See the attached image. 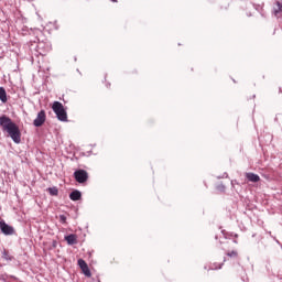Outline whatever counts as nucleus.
Segmentation results:
<instances>
[{
    "label": "nucleus",
    "mask_w": 282,
    "mask_h": 282,
    "mask_svg": "<svg viewBox=\"0 0 282 282\" xmlns=\"http://www.w3.org/2000/svg\"><path fill=\"white\" fill-rule=\"evenodd\" d=\"M82 197L83 194L78 189H75L69 194V199H72V202H78Z\"/></svg>",
    "instance_id": "9"
},
{
    "label": "nucleus",
    "mask_w": 282,
    "mask_h": 282,
    "mask_svg": "<svg viewBox=\"0 0 282 282\" xmlns=\"http://www.w3.org/2000/svg\"><path fill=\"white\" fill-rule=\"evenodd\" d=\"M224 264H216V263H214V264H212L210 267H209V270H221V267H223Z\"/></svg>",
    "instance_id": "13"
},
{
    "label": "nucleus",
    "mask_w": 282,
    "mask_h": 282,
    "mask_svg": "<svg viewBox=\"0 0 282 282\" xmlns=\"http://www.w3.org/2000/svg\"><path fill=\"white\" fill-rule=\"evenodd\" d=\"M0 100L1 102H8V93H6L3 87H0Z\"/></svg>",
    "instance_id": "10"
},
{
    "label": "nucleus",
    "mask_w": 282,
    "mask_h": 282,
    "mask_svg": "<svg viewBox=\"0 0 282 282\" xmlns=\"http://www.w3.org/2000/svg\"><path fill=\"white\" fill-rule=\"evenodd\" d=\"M227 257H230L232 259H237V257H239V253L237 252V250L228 251Z\"/></svg>",
    "instance_id": "12"
},
{
    "label": "nucleus",
    "mask_w": 282,
    "mask_h": 282,
    "mask_svg": "<svg viewBox=\"0 0 282 282\" xmlns=\"http://www.w3.org/2000/svg\"><path fill=\"white\" fill-rule=\"evenodd\" d=\"M217 191H218V193H225L226 192V186H224V185H218L217 187Z\"/></svg>",
    "instance_id": "14"
},
{
    "label": "nucleus",
    "mask_w": 282,
    "mask_h": 282,
    "mask_svg": "<svg viewBox=\"0 0 282 282\" xmlns=\"http://www.w3.org/2000/svg\"><path fill=\"white\" fill-rule=\"evenodd\" d=\"M50 195L55 196L58 195V188L57 187H48L47 188Z\"/></svg>",
    "instance_id": "11"
},
{
    "label": "nucleus",
    "mask_w": 282,
    "mask_h": 282,
    "mask_svg": "<svg viewBox=\"0 0 282 282\" xmlns=\"http://www.w3.org/2000/svg\"><path fill=\"white\" fill-rule=\"evenodd\" d=\"M107 87H111V84H108Z\"/></svg>",
    "instance_id": "18"
},
{
    "label": "nucleus",
    "mask_w": 282,
    "mask_h": 282,
    "mask_svg": "<svg viewBox=\"0 0 282 282\" xmlns=\"http://www.w3.org/2000/svg\"><path fill=\"white\" fill-rule=\"evenodd\" d=\"M45 120H47V116L45 115V110H41L36 118L33 121L34 127H43L45 124Z\"/></svg>",
    "instance_id": "4"
},
{
    "label": "nucleus",
    "mask_w": 282,
    "mask_h": 282,
    "mask_svg": "<svg viewBox=\"0 0 282 282\" xmlns=\"http://www.w3.org/2000/svg\"><path fill=\"white\" fill-rule=\"evenodd\" d=\"M74 177L78 184H85L89 180V174L85 170H77L74 172Z\"/></svg>",
    "instance_id": "3"
},
{
    "label": "nucleus",
    "mask_w": 282,
    "mask_h": 282,
    "mask_svg": "<svg viewBox=\"0 0 282 282\" xmlns=\"http://www.w3.org/2000/svg\"><path fill=\"white\" fill-rule=\"evenodd\" d=\"M65 241H67L68 246H74L78 243V237L74 234H70L65 237Z\"/></svg>",
    "instance_id": "8"
},
{
    "label": "nucleus",
    "mask_w": 282,
    "mask_h": 282,
    "mask_svg": "<svg viewBox=\"0 0 282 282\" xmlns=\"http://www.w3.org/2000/svg\"><path fill=\"white\" fill-rule=\"evenodd\" d=\"M83 274H85V276H91V271L89 270V265L87 264V262L83 259H79L77 261Z\"/></svg>",
    "instance_id": "6"
},
{
    "label": "nucleus",
    "mask_w": 282,
    "mask_h": 282,
    "mask_svg": "<svg viewBox=\"0 0 282 282\" xmlns=\"http://www.w3.org/2000/svg\"><path fill=\"white\" fill-rule=\"evenodd\" d=\"M52 109L61 122H67V111L65 110V107L62 102L54 101Z\"/></svg>",
    "instance_id": "2"
},
{
    "label": "nucleus",
    "mask_w": 282,
    "mask_h": 282,
    "mask_svg": "<svg viewBox=\"0 0 282 282\" xmlns=\"http://www.w3.org/2000/svg\"><path fill=\"white\" fill-rule=\"evenodd\" d=\"M112 1V3H118V0H111Z\"/></svg>",
    "instance_id": "17"
},
{
    "label": "nucleus",
    "mask_w": 282,
    "mask_h": 282,
    "mask_svg": "<svg viewBox=\"0 0 282 282\" xmlns=\"http://www.w3.org/2000/svg\"><path fill=\"white\" fill-rule=\"evenodd\" d=\"M276 7H278V9H275V14H279V12H282V3L276 2Z\"/></svg>",
    "instance_id": "15"
},
{
    "label": "nucleus",
    "mask_w": 282,
    "mask_h": 282,
    "mask_svg": "<svg viewBox=\"0 0 282 282\" xmlns=\"http://www.w3.org/2000/svg\"><path fill=\"white\" fill-rule=\"evenodd\" d=\"M0 127L2 128V131H7L15 142V144H21V130L19 129V126L10 119V117L3 115L0 117Z\"/></svg>",
    "instance_id": "1"
},
{
    "label": "nucleus",
    "mask_w": 282,
    "mask_h": 282,
    "mask_svg": "<svg viewBox=\"0 0 282 282\" xmlns=\"http://www.w3.org/2000/svg\"><path fill=\"white\" fill-rule=\"evenodd\" d=\"M245 177L248 180V182H252V183L261 182V177L258 174H254L252 172L246 173Z\"/></svg>",
    "instance_id": "7"
},
{
    "label": "nucleus",
    "mask_w": 282,
    "mask_h": 282,
    "mask_svg": "<svg viewBox=\"0 0 282 282\" xmlns=\"http://www.w3.org/2000/svg\"><path fill=\"white\" fill-rule=\"evenodd\" d=\"M0 230L3 235L10 236L14 234V227L6 224V221H0Z\"/></svg>",
    "instance_id": "5"
},
{
    "label": "nucleus",
    "mask_w": 282,
    "mask_h": 282,
    "mask_svg": "<svg viewBox=\"0 0 282 282\" xmlns=\"http://www.w3.org/2000/svg\"><path fill=\"white\" fill-rule=\"evenodd\" d=\"M61 224H67V217L65 215L59 216Z\"/></svg>",
    "instance_id": "16"
}]
</instances>
